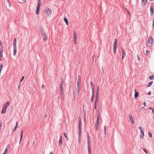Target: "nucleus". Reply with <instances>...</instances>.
Segmentation results:
<instances>
[{"label":"nucleus","mask_w":154,"mask_h":154,"mask_svg":"<svg viewBox=\"0 0 154 154\" xmlns=\"http://www.w3.org/2000/svg\"><path fill=\"white\" fill-rule=\"evenodd\" d=\"M82 125V122L80 118H79V143L81 141V126Z\"/></svg>","instance_id":"1"},{"label":"nucleus","mask_w":154,"mask_h":154,"mask_svg":"<svg viewBox=\"0 0 154 154\" xmlns=\"http://www.w3.org/2000/svg\"><path fill=\"white\" fill-rule=\"evenodd\" d=\"M63 80L60 83V93L62 95V97H64V94L63 93Z\"/></svg>","instance_id":"2"},{"label":"nucleus","mask_w":154,"mask_h":154,"mask_svg":"<svg viewBox=\"0 0 154 154\" xmlns=\"http://www.w3.org/2000/svg\"><path fill=\"white\" fill-rule=\"evenodd\" d=\"M52 10L50 8L47 7L45 10V12L47 16H50L52 13Z\"/></svg>","instance_id":"3"},{"label":"nucleus","mask_w":154,"mask_h":154,"mask_svg":"<svg viewBox=\"0 0 154 154\" xmlns=\"http://www.w3.org/2000/svg\"><path fill=\"white\" fill-rule=\"evenodd\" d=\"M153 39L152 37H150L148 39L146 42V45L147 46H150L153 42Z\"/></svg>","instance_id":"4"},{"label":"nucleus","mask_w":154,"mask_h":154,"mask_svg":"<svg viewBox=\"0 0 154 154\" xmlns=\"http://www.w3.org/2000/svg\"><path fill=\"white\" fill-rule=\"evenodd\" d=\"M41 0H38V5L37 7V9L35 13L37 15L39 14L40 8V7Z\"/></svg>","instance_id":"5"},{"label":"nucleus","mask_w":154,"mask_h":154,"mask_svg":"<svg viewBox=\"0 0 154 154\" xmlns=\"http://www.w3.org/2000/svg\"><path fill=\"white\" fill-rule=\"evenodd\" d=\"M113 50L114 54H116V50L117 48V39H115L113 43Z\"/></svg>","instance_id":"6"},{"label":"nucleus","mask_w":154,"mask_h":154,"mask_svg":"<svg viewBox=\"0 0 154 154\" xmlns=\"http://www.w3.org/2000/svg\"><path fill=\"white\" fill-rule=\"evenodd\" d=\"M90 137L89 136H87L88 149V154H90V152H91V149H90Z\"/></svg>","instance_id":"7"},{"label":"nucleus","mask_w":154,"mask_h":154,"mask_svg":"<svg viewBox=\"0 0 154 154\" xmlns=\"http://www.w3.org/2000/svg\"><path fill=\"white\" fill-rule=\"evenodd\" d=\"M90 137L89 136H87L88 149V154H90V152H91V149H90Z\"/></svg>","instance_id":"8"},{"label":"nucleus","mask_w":154,"mask_h":154,"mask_svg":"<svg viewBox=\"0 0 154 154\" xmlns=\"http://www.w3.org/2000/svg\"><path fill=\"white\" fill-rule=\"evenodd\" d=\"M122 59L123 60L124 57H125L126 55L125 51V50L123 48H122Z\"/></svg>","instance_id":"9"},{"label":"nucleus","mask_w":154,"mask_h":154,"mask_svg":"<svg viewBox=\"0 0 154 154\" xmlns=\"http://www.w3.org/2000/svg\"><path fill=\"white\" fill-rule=\"evenodd\" d=\"M3 47L0 48V60H1L2 58Z\"/></svg>","instance_id":"10"},{"label":"nucleus","mask_w":154,"mask_h":154,"mask_svg":"<svg viewBox=\"0 0 154 154\" xmlns=\"http://www.w3.org/2000/svg\"><path fill=\"white\" fill-rule=\"evenodd\" d=\"M99 115H98L97 119L96 122L95 124V127H98L99 125Z\"/></svg>","instance_id":"11"},{"label":"nucleus","mask_w":154,"mask_h":154,"mask_svg":"<svg viewBox=\"0 0 154 154\" xmlns=\"http://www.w3.org/2000/svg\"><path fill=\"white\" fill-rule=\"evenodd\" d=\"M62 135H61L60 136V138L59 140V146H61V145L62 144Z\"/></svg>","instance_id":"12"},{"label":"nucleus","mask_w":154,"mask_h":154,"mask_svg":"<svg viewBox=\"0 0 154 154\" xmlns=\"http://www.w3.org/2000/svg\"><path fill=\"white\" fill-rule=\"evenodd\" d=\"M140 132V137L141 139H143L144 136V132L143 130H141Z\"/></svg>","instance_id":"13"},{"label":"nucleus","mask_w":154,"mask_h":154,"mask_svg":"<svg viewBox=\"0 0 154 154\" xmlns=\"http://www.w3.org/2000/svg\"><path fill=\"white\" fill-rule=\"evenodd\" d=\"M150 15L151 16H152L153 14L154 9H153V8L152 5H151L150 6Z\"/></svg>","instance_id":"14"},{"label":"nucleus","mask_w":154,"mask_h":154,"mask_svg":"<svg viewBox=\"0 0 154 154\" xmlns=\"http://www.w3.org/2000/svg\"><path fill=\"white\" fill-rule=\"evenodd\" d=\"M135 94H134V97L135 99H137V97H138L139 95V93L137 91L136 89H135Z\"/></svg>","instance_id":"15"},{"label":"nucleus","mask_w":154,"mask_h":154,"mask_svg":"<svg viewBox=\"0 0 154 154\" xmlns=\"http://www.w3.org/2000/svg\"><path fill=\"white\" fill-rule=\"evenodd\" d=\"M147 0H142V6L144 7L147 3Z\"/></svg>","instance_id":"16"},{"label":"nucleus","mask_w":154,"mask_h":154,"mask_svg":"<svg viewBox=\"0 0 154 154\" xmlns=\"http://www.w3.org/2000/svg\"><path fill=\"white\" fill-rule=\"evenodd\" d=\"M129 118L130 120H131V122L133 124H134V120L132 116V115H130L129 116Z\"/></svg>","instance_id":"17"},{"label":"nucleus","mask_w":154,"mask_h":154,"mask_svg":"<svg viewBox=\"0 0 154 154\" xmlns=\"http://www.w3.org/2000/svg\"><path fill=\"white\" fill-rule=\"evenodd\" d=\"M80 83H77V90L78 91V93H79L80 90Z\"/></svg>","instance_id":"18"},{"label":"nucleus","mask_w":154,"mask_h":154,"mask_svg":"<svg viewBox=\"0 0 154 154\" xmlns=\"http://www.w3.org/2000/svg\"><path fill=\"white\" fill-rule=\"evenodd\" d=\"M94 91H92V96L91 97L90 101L91 103H92L94 101Z\"/></svg>","instance_id":"19"},{"label":"nucleus","mask_w":154,"mask_h":154,"mask_svg":"<svg viewBox=\"0 0 154 154\" xmlns=\"http://www.w3.org/2000/svg\"><path fill=\"white\" fill-rule=\"evenodd\" d=\"M9 103L8 101H7L4 105L3 107L7 109L8 107L9 106Z\"/></svg>","instance_id":"20"},{"label":"nucleus","mask_w":154,"mask_h":154,"mask_svg":"<svg viewBox=\"0 0 154 154\" xmlns=\"http://www.w3.org/2000/svg\"><path fill=\"white\" fill-rule=\"evenodd\" d=\"M40 28L41 29V32L42 35H46V34H45L44 30L43 29L42 27V26H40Z\"/></svg>","instance_id":"21"},{"label":"nucleus","mask_w":154,"mask_h":154,"mask_svg":"<svg viewBox=\"0 0 154 154\" xmlns=\"http://www.w3.org/2000/svg\"><path fill=\"white\" fill-rule=\"evenodd\" d=\"M14 49V53L13 55L14 56H15L17 53V47H13Z\"/></svg>","instance_id":"22"},{"label":"nucleus","mask_w":154,"mask_h":154,"mask_svg":"<svg viewBox=\"0 0 154 154\" xmlns=\"http://www.w3.org/2000/svg\"><path fill=\"white\" fill-rule=\"evenodd\" d=\"M90 84L92 89V91H94V86L92 81L90 82Z\"/></svg>","instance_id":"23"},{"label":"nucleus","mask_w":154,"mask_h":154,"mask_svg":"<svg viewBox=\"0 0 154 154\" xmlns=\"http://www.w3.org/2000/svg\"><path fill=\"white\" fill-rule=\"evenodd\" d=\"M17 40L16 38H15L14 40L13 47H16Z\"/></svg>","instance_id":"24"},{"label":"nucleus","mask_w":154,"mask_h":154,"mask_svg":"<svg viewBox=\"0 0 154 154\" xmlns=\"http://www.w3.org/2000/svg\"><path fill=\"white\" fill-rule=\"evenodd\" d=\"M6 109L4 108L3 107V108L2 109V111H1V113L2 114H5L6 112Z\"/></svg>","instance_id":"25"},{"label":"nucleus","mask_w":154,"mask_h":154,"mask_svg":"<svg viewBox=\"0 0 154 154\" xmlns=\"http://www.w3.org/2000/svg\"><path fill=\"white\" fill-rule=\"evenodd\" d=\"M23 131L22 130H21V131L20 133V140L19 142V143L20 144L21 143L22 137H23Z\"/></svg>","instance_id":"26"},{"label":"nucleus","mask_w":154,"mask_h":154,"mask_svg":"<svg viewBox=\"0 0 154 154\" xmlns=\"http://www.w3.org/2000/svg\"><path fill=\"white\" fill-rule=\"evenodd\" d=\"M98 96L96 95L95 97V103L94 104H97V103L98 101Z\"/></svg>","instance_id":"27"},{"label":"nucleus","mask_w":154,"mask_h":154,"mask_svg":"<svg viewBox=\"0 0 154 154\" xmlns=\"http://www.w3.org/2000/svg\"><path fill=\"white\" fill-rule=\"evenodd\" d=\"M64 20L65 22V23H66V24L67 25H68L69 24V23H68V20L65 17L64 19Z\"/></svg>","instance_id":"28"},{"label":"nucleus","mask_w":154,"mask_h":154,"mask_svg":"<svg viewBox=\"0 0 154 154\" xmlns=\"http://www.w3.org/2000/svg\"><path fill=\"white\" fill-rule=\"evenodd\" d=\"M18 122H16V125L15 126V127L14 128V129L13 130V132H14V131H15V130H16V128H17V126H18Z\"/></svg>","instance_id":"29"},{"label":"nucleus","mask_w":154,"mask_h":154,"mask_svg":"<svg viewBox=\"0 0 154 154\" xmlns=\"http://www.w3.org/2000/svg\"><path fill=\"white\" fill-rule=\"evenodd\" d=\"M73 35L74 39L75 40V39H77L76 33L75 31H74V32Z\"/></svg>","instance_id":"30"},{"label":"nucleus","mask_w":154,"mask_h":154,"mask_svg":"<svg viewBox=\"0 0 154 154\" xmlns=\"http://www.w3.org/2000/svg\"><path fill=\"white\" fill-rule=\"evenodd\" d=\"M44 37H43V40L44 41H46L48 39V37L46 35H44Z\"/></svg>","instance_id":"31"},{"label":"nucleus","mask_w":154,"mask_h":154,"mask_svg":"<svg viewBox=\"0 0 154 154\" xmlns=\"http://www.w3.org/2000/svg\"><path fill=\"white\" fill-rule=\"evenodd\" d=\"M81 77L79 75H78V79L77 81V83H80Z\"/></svg>","instance_id":"32"},{"label":"nucleus","mask_w":154,"mask_h":154,"mask_svg":"<svg viewBox=\"0 0 154 154\" xmlns=\"http://www.w3.org/2000/svg\"><path fill=\"white\" fill-rule=\"evenodd\" d=\"M99 93V87H97V89L96 91V95L98 96Z\"/></svg>","instance_id":"33"},{"label":"nucleus","mask_w":154,"mask_h":154,"mask_svg":"<svg viewBox=\"0 0 154 154\" xmlns=\"http://www.w3.org/2000/svg\"><path fill=\"white\" fill-rule=\"evenodd\" d=\"M149 78L150 79L152 80H153L154 79V75H150L149 77Z\"/></svg>","instance_id":"34"},{"label":"nucleus","mask_w":154,"mask_h":154,"mask_svg":"<svg viewBox=\"0 0 154 154\" xmlns=\"http://www.w3.org/2000/svg\"><path fill=\"white\" fill-rule=\"evenodd\" d=\"M153 83V82H152V81L150 82L149 83L148 85H147V87H150L151 85Z\"/></svg>","instance_id":"35"},{"label":"nucleus","mask_w":154,"mask_h":154,"mask_svg":"<svg viewBox=\"0 0 154 154\" xmlns=\"http://www.w3.org/2000/svg\"><path fill=\"white\" fill-rule=\"evenodd\" d=\"M9 147V145H8V146L5 149V151L3 153H5V154H6V153L7 152L8 150V148Z\"/></svg>","instance_id":"36"},{"label":"nucleus","mask_w":154,"mask_h":154,"mask_svg":"<svg viewBox=\"0 0 154 154\" xmlns=\"http://www.w3.org/2000/svg\"><path fill=\"white\" fill-rule=\"evenodd\" d=\"M150 53L149 51L148 50L146 51V56L148 55Z\"/></svg>","instance_id":"37"},{"label":"nucleus","mask_w":154,"mask_h":154,"mask_svg":"<svg viewBox=\"0 0 154 154\" xmlns=\"http://www.w3.org/2000/svg\"><path fill=\"white\" fill-rule=\"evenodd\" d=\"M148 134L149 136L150 137H152V134L150 132H148Z\"/></svg>","instance_id":"38"},{"label":"nucleus","mask_w":154,"mask_h":154,"mask_svg":"<svg viewBox=\"0 0 154 154\" xmlns=\"http://www.w3.org/2000/svg\"><path fill=\"white\" fill-rule=\"evenodd\" d=\"M149 109H150L152 110V113L153 114H154V109L153 108H152V107H149Z\"/></svg>","instance_id":"39"},{"label":"nucleus","mask_w":154,"mask_h":154,"mask_svg":"<svg viewBox=\"0 0 154 154\" xmlns=\"http://www.w3.org/2000/svg\"><path fill=\"white\" fill-rule=\"evenodd\" d=\"M143 150L146 154H147V152L145 148H143Z\"/></svg>","instance_id":"40"},{"label":"nucleus","mask_w":154,"mask_h":154,"mask_svg":"<svg viewBox=\"0 0 154 154\" xmlns=\"http://www.w3.org/2000/svg\"><path fill=\"white\" fill-rule=\"evenodd\" d=\"M104 131H105V134H106V126L105 125L104 127Z\"/></svg>","instance_id":"41"},{"label":"nucleus","mask_w":154,"mask_h":154,"mask_svg":"<svg viewBox=\"0 0 154 154\" xmlns=\"http://www.w3.org/2000/svg\"><path fill=\"white\" fill-rule=\"evenodd\" d=\"M63 134H64V136L68 140V138H67V136H66V134L65 133H64Z\"/></svg>","instance_id":"42"},{"label":"nucleus","mask_w":154,"mask_h":154,"mask_svg":"<svg viewBox=\"0 0 154 154\" xmlns=\"http://www.w3.org/2000/svg\"><path fill=\"white\" fill-rule=\"evenodd\" d=\"M24 78V76H22V77L21 79H20V82H21V81H22L23 80Z\"/></svg>","instance_id":"43"},{"label":"nucleus","mask_w":154,"mask_h":154,"mask_svg":"<svg viewBox=\"0 0 154 154\" xmlns=\"http://www.w3.org/2000/svg\"><path fill=\"white\" fill-rule=\"evenodd\" d=\"M3 65L2 64H1L0 65V69L2 70V67H3Z\"/></svg>","instance_id":"44"},{"label":"nucleus","mask_w":154,"mask_h":154,"mask_svg":"<svg viewBox=\"0 0 154 154\" xmlns=\"http://www.w3.org/2000/svg\"><path fill=\"white\" fill-rule=\"evenodd\" d=\"M85 114H84V120L85 122H86V120L85 119Z\"/></svg>","instance_id":"45"},{"label":"nucleus","mask_w":154,"mask_h":154,"mask_svg":"<svg viewBox=\"0 0 154 154\" xmlns=\"http://www.w3.org/2000/svg\"><path fill=\"white\" fill-rule=\"evenodd\" d=\"M2 127V123L0 122V131H1Z\"/></svg>","instance_id":"46"},{"label":"nucleus","mask_w":154,"mask_h":154,"mask_svg":"<svg viewBox=\"0 0 154 154\" xmlns=\"http://www.w3.org/2000/svg\"><path fill=\"white\" fill-rule=\"evenodd\" d=\"M138 128L139 129H140V131H141V130H142V128L140 126L138 127Z\"/></svg>","instance_id":"47"},{"label":"nucleus","mask_w":154,"mask_h":154,"mask_svg":"<svg viewBox=\"0 0 154 154\" xmlns=\"http://www.w3.org/2000/svg\"><path fill=\"white\" fill-rule=\"evenodd\" d=\"M94 109H97L96 104H94Z\"/></svg>","instance_id":"48"},{"label":"nucleus","mask_w":154,"mask_h":154,"mask_svg":"<svg viewBox=\"0 0 154 154\" xmlns=\"http://www.w3.org/2000/svg\"><path fill=\"white\" fill-rule=\"evenodd\" d=\"M151 94V92L150 91H149L148 93V94L149 95H150Z\"/></svg>","instance_id":"49"},{"label":"nucleus","mask_w":154,"mask_h":154,"mask_svg":"<svg viewBox=\"0 0 154 154\" xmlns=\"http://www.w3.org/2000/svg\"><path fill=\"white\" fill-rule=\"evenodd\" d=\"M42 89H44L45 88V87L44 85H43L42 86Z\"/></svg>","instance_id":"50"},{"label":"nucleus","mask_w":154,"mask_h":154,"mask_svg":"<svg viewBox=\"0 0 154 154\" xmlns=\"http://www.w3.org/2000/svg\"><path fill=\"white\" fill-rule=\"evenodd\" d=\"M76 40H77V39H75H75H74V42H75V44H76V43H77Z\"/></svg>","instance_id":"51"},{"label":"nucleus","mask_w":154,"mask_h":154,"mask_svg":"<svg viewBox=\"0 0 154 154\" xmlns=\"http://www.w3.org/2000/svg\"><path fill=\"white\" fill-rule=\"evenodd\" d=\"M137 57L138 60H140V58L138 55H137Z\"/></svg>","instance_id":"52"},{"label":"nucleus","mask_w":154,"mask_h":154,"mask_svg":"<svg viewBox=\"0 0 154 154\" xmlns=\"http://www.w3.org/2000/svg\"><path fill=\"white\" fill-rule=\"evenodd\" d=\"M152 27L153 28H154V20H153V24H152Z\"/></svg>","instance_id":"53"},{"label":"nucleus","mask_w":154,"mask_h":154,"mask_svg":"<svg viewBox=\"0 0 154 154\" xmlns=\"http://www.w3.org/2000/svg\"><path fill=\"white\" fill-rule=\"evenodd\" d=\"M98 128V127H96L95 130L96 131H97Z\"/></svg>","instance_id":"54"},{"label":"nucleus","mask_w":154,"mask_h":154,"mask_svg":"<svg viewBox=\"0 0 154 154\" xmlns=\"http://www.w3.org/2000/svg\"><path fill=\"white\" fill-rule=\"evenodd\" d=\"M102 71H103V73L104 74V71L103 68L102 67Z\"/></svg>","instance_id":"55"},{"label":"nucleus","mask_w":154,"mask_h":154,"mask_svg":"<svg viewBox=\"0 0 154 154\" xmlns=\"http://www.w3.org/2000/svg\"><path fill=\"white\" fill-rule=\"evenodd\" d=\"M89 134L88 132H87V136H89Z\"/></svg>","instance_id":"56"},{"label":"nucleus","mask_w":154,"mask_h":154,"mask_svg":"<svg viewBox=\"0 0 154 154\" xmlns=\"http://www.w3.org/2000/svg\"><path fill=\"white\" fill-rule=\"evenodd\" d=\"M146 103L145 102H143V105L144 106H146Z\"/></svg>","instance_id":"57"},{"label":"nucleus","mask_w":154,"mask_h":154,"mask_svg":"<svg viewBox=\"0 0 154 154\" xmlns=\"http://www.w3.org/2000/svg\"><path fill=\"white\" fill-rule=\"evenodd\" d=\"M8 4L9 5V6L10 7L11 6V5L10 3V2L8 3Z\"/></svg>","instance_id":"58"},{"label":"nucleus","mask_w":154,"mask_h":154,"mask_svg":"<svg viewBox=\"0 0 154 154\" xmlns=\"http://www.w3.org/2000/svg\"><path fill=\"white\" fill-rule=\"evenodd\" d=\"M7 1L8 3L10 2L9 0H7Z\"/></svg>","instance_id":"59"},{"label":"nucleus","mask_w":154,"mask_h":154,"mask_svg":"<svg viewBox=\"0 0 154 154\" xmlns=\"http://www.w3.org/2000/svg\"><path fill=\"white\" fill-rule=\"evenodd\" d=\"M2 45V42H1L0 41V45Z\"/></svg>","instance_id":"60"},{"label":"nucleus","mask_w":154,"mask_h":154,"mask_svg":"<svg viewBox=\"0 0 154 154\" xmlns=\"http://www.w3.org/2000/svg\"><path fill=\"white\" fill-rule=\"evenodd\" d=\"M50 154H53V153L52 152H50Z\"/></svg>","instance_id":"61"},{"label":"nucleus","mask_w":154,"mask_h":154,"mask_svg":"<svg viewBox=\"0 0 154 154\" xmlns=\"http://www.w3.org/2000/svg\"><path fill=\"white\" fill-rule=\"evenodd\" d=\"M144 108V107H142V108L140 109H143V108Z\"/></svg>","instance_id":"62"},{"label":"nucleus","mask_w":154,"mask_h":154,"mask_svg":"<svg viewBox=\"0 0 154 154\" xmlns=\"http://www.w3.org/2000/svg\"><path fill=\"white\" fill-rule=\"evenodd\" d=\"M47 117V115H46V114L45 115V117Z\"/></svg>","instance_id":"63"},{"label":"nucleus","mask_w":154,"mask_h":154,"mask_svg":"<svg viewBox=\"0 0 154 154\" xmlns=\"http://www.w3.org/2000/svg\"><path fill=\"white\" fill-rule=\"evenodd\" d=\"M1 71H2V70L0 69V73L1 72Z\"/></svg>","instance_id":"64"}]
</instances>
